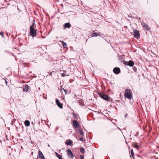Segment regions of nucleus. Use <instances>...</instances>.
<instances>
[{
	"label": "nucleus",
	"instance_id": "1",
	"mask_svg": "<svg viewBox=\"0 0 159 159\" xmlns=\"http://www.w3.org/2000/svg\"><path fill=\"white\" fill-rule=\"evenodd\" d=\"M124 97L129 100H130L132 98L131 95V91L130 89H126L124 94Z\"/></svg>",
	"mask_w": 159,
	"mask_h": 159
},
{
	"label": "nucleus",
	"instance_id": "2",
	"mask_svg": "<svg viewBox=\"0 0 159 159\" xmlns=\"http://www.w3.org/2000/svg\"><path fill=\"white\" fill-rule=\"evenodd\" d=\"M37 30L34 29V25H32L30 28V34L33 37L36 36Z\"/></svg>",
	"mask_w": 159,
	"mask_h": 159
},
{
	"label": "nucleus",
	"instance_id": "3",
	"mask_svg": "<svg viewBox=\"0 0 159 159\" xmlns=\"http://www.w3.org/2000/svg\"><path fill=\"white\" fill-rule=\"evenodd\" d=\"M123 63L125 65L129 66H133L134 64L133 61L131 60H130L129 61H123Z\"/></svg>",
	"mask_w": 159,
	"mask_h": 159
},
{
	"label": "nucleus",
	"instance_id": "4",
	"mask_svg": "<svg viewBox=\"0 0 159 159\" xmlns=\"http://www.w3.org/2000/svg\"><path fill=\"white\" fill-rule=\"evenodd\" d=\"M67 155L69 159H72L73 158V155L70 149H68L67 151Z\"/></svg>",
	"mask_w": 159,
	"mask_h": 159
},
{
	"label": "nucleus",
	"instance_id": "5",
	"mask_svg": "<svg viewBox=\"0 0 159 159\" xmlns=\"http://www.w3.org/2000/svg\"><path fill=\"white\" fill-rule=\"evenodd\" d=\"M23 90L24 92H28L31 91L30 87L27 84H25L23 88Z\"/></svg>",
	"mask_w": 159,
	"mask_h": 159
},
{
	"label": "nucleus",
	"instance_id": "6",
	"mask_svg": "<svg viewBox=\"0 0 159 159\" xmlns=\"http://www.w3.org/2000/svg\"><path fill=\"white\" fill-rule=\"evenodd\" d=\"M141 25L144 30L147 31H148L150 30V28L149 27L148 25L146 24L144 22H142L141 23Z\"/></svg>",
	"mask_w": 159,
	"mask_h": 159
},
{
	"label": "nucleus",
	"instance_id": "7",
	"mask_svg": "<svg viewBox=\"0 0 159 159\" xmlns=\"http://www.w3.org/2000/svg\"><path fill=\"white\" fill-rule=\"evenodd\" d=\"M72 123L73 124V126L75 128H77L78 127L79 124L78 122L76 120H73L72 121Z\"/></svg>",
	"mask_w": 159,
	"mask_h": 159
},
{
	"label": "nucleus",
	"instance_id": "8",
	"mask_svg": "<svg viewBox=\"0 0 159 159\" xmlns=\"http://www.w3.org/2000/svg\"><path fill=\"white\" fill-rule=\"evenodd\" d=\"M99 95L100 97L105 100H107L108 99V97L103 93H100L99 94Z\"/></svg>",
	"mask_w": 159,
	"mask_h": 159
},
{
	"label": "nucleus",
	"instance_id": "9",
	"mask_svg": "<svg viewBox=\"0 0 159 159\" xmlns=\"http://www.w3.org/2000/svg\"><path fill=\"white\" fill-rule=\"evenodd\" d=\"M113 72L116 74H118L120 73V70L119 68L116 67L113 69Z\"/></svg>",
	"mask_w": 159,
	"mask_h": 159
},
{
	"label": "nucleus",
	"instance_id": "10",
	"mask_svg": "<svg viewBox=\"0 0 159 159\" xmlns=\"http://www.w3.org/2000/svg\"><path fill=\"white\" fill-rule=\"evenodd\" d=\"M56 103L58 107L60 108L61 109L63 108L62 105L61 103L59 100L57 99L56 100Z\"/></svg>",
	"mask_w": 159,
	"mask_h": 159
},
{
	"label": "nucleus",
	"instance_id": "11",
	"mask_svg": "<svg viewBox=\"0 0 159 159\" xmlns=\"http://www.w3.org/2000/svg\"><path fill=\"white\" fill-rule=\"evenodd\" d=\"M71 25L70 23L68 22L66 23L64 25V27L65 29L66 28H70L71 27Z\"/></svg>",
	"mask_w": 159,
	"mask_h": 159
},
{
	"label": "nucleus",
	"instance_id": "12",
	"mask_svg": "<svg viewBox=\"0 0 159 159\" xmlns=\"http://www.w3.org/2000/svg\"><path fill=\"white\" fill-rule=\"evenodd\" d=\"M133 35L135 37H137L139 35V32L137 30H134L133 32Z\"/></svg>",
	"mask_w": 159,
	"mask_h": 159
},
{
	"label": "nucleus",
	"instance_id": "13",
	"mask_svg": "<svg viewBox=\"0 0 159 159\" xmlns=\"http://www.w3.org/2000/svg\"><path fill=\"white\" fill-rule=\"evenodd\" d=\"M72 143H73L72 141L70 140L67 139L66 141V144L67 145H69L71 146Z\"/></svg>",
	"mask_w": 159,
	"mask_h": 159
},
{
	"label": "nucleus",
	"instance_id": "14",
	"mask_svg": "<svg viewBox=\"0 0 159 159\" xmlns=\"http://www.w3.org/2000/svg\"><path fill=\"white\" fill-rule=\"evenodd\" d=\"M93 33L91 35L92 37H95L97 36L98 35L99 36H100V35H98L99 34L98 33H97V32H94V31H93Z\"/></svg>",
	"mask_w": 159,
	"mask_h": 159
},
{
	"label": "nucleus",
	"instance_id": "15",
	"mask_svg": "<svg viewBox=\"0 0 159 159\" xmlns=\"http://www.w3.org/2000/svg\"><path fill=\"white\" fill-rule=\"evenodd\" d=\"M132 146L134 147L135 148L137 149H139V145H137L135 143H133Z\"/></svg>",
	"mask_w": 159,
	"mask_h": 159
},
{
	"label": "nucleus",
	"instance_id": "16",
	"mask_svg": "<svg viewBox=\"0 0 159 159\" xmlns=\"http://www.w3.org/2000/svg\"><path fill=\"white\" fill-rule=\"evenodd\" d=\"M39 157L40 158H42L43 157H44L42 152L40 151H39Z\"/></svg>",
	"mask_w": 159,
	"mask_h": 159
},
{
	"label": "nucleus",
	"instance_id": "17",
	"mask_svg": "<svg viewBox=\"0 0 159 159\" xmlns=\"http://www.w3.org/2000/svg\"><path fill=\"white\" fill-rule=\"evenodd\" d=\"M24 123L25 125L27 126H28L30 125V122L28 120H25Z\"/></svg>",
	"mask_w": 159,
	"mask_h": 159
},
{
	"label": "nucleus",
	"instance_id": "18",
	"mask_svg": "<svg viewBox=\"0 0 159 159\" xmlns=\"http://www.w3.org/2000/svg\"><path fill=\"white\" fill-rule=\"evenodd\" d=\"M72 115H73V116L76 119H78V116H77V114L76 113H75V112H73L72 113Z\"/></svg>",
	"mask_w": 159,
	"mask_h": 159
},
{
	"label": "nucleus",
	"instance_id": "19",
	"mask_svg": "<svg viewBox=\"0 0 159 159\" xmlns=\"http://www.w3.org/2000/svg\"><path fill=\"white\" fill-rule=\"evenodd\" d=\"M56 154L57 156V157L59 159H63L61 156L60 155H59V154H58L57 153H56Z\"/></svg>",
	"mask_w": 159,
	"mask_h": 159
},
{
	"label": "nucleus",
	"instance_id": "20",
	"mask_svg": "<svg viewBox=\"0 0 159 159\" xmlns=\"http://www.w3.org/2000/svg\"><path fill=\"white\" fill-rule=\"evenodd\" d=\"M80 151L82 153H85V150L84 148H81L80 149Z\"/></svg>",
	"mask_w": 159,
	"mask_h": 159
},
{
	"label": "nucleus",
	"instance_id": "21",
	"mask_svg": "<svg viewBox=\"0 0 159 159\" xmlns=\"http://www.w3.org/2000/svg\"><path fill=\"white\" fill-rule=\"evenodd\" d=\"M62 45L63 46V47H64V48H66V46H67V44L64 42L63 41H62Z\"/></svg>",
	"mask_w": 159,
	"mask_h": 159
},
{
	"label": "nucleus",
	"instance_id": "22",
	"mask_svg": "<svg viewBox=\"0 0 159 159\" xmlns=\"http://www.w3.org/2000/svg\"><path fill=\"white\" fill-rule=\"evenodd\" d=\"M131 154L132 156V157L133 159H134V154L133 151V150L132 149L131 150Z\"/></svg>",
	"mask_w": 159,
	"mask_h": 159
},
{
	"label": "nucleus",
	"instance_id": "23",
	"mask_svg": "<svg viewBox=\"0 0 159 159\" xmlns=\"http://www.w3.org/2000/svg\"><path fill=\"white\" fill-rule=\"evenodd\" d=\"M80 134L81 135H83L84 134L83 132L82 129H80L79 130Z\"/></svg>",
	"mask_w": 159,
	"mask_h": 159
},
{
	"label": "nucleus",
	"instance_id": "24",
	"mask_svg": "<svg viewBox=\"0 0 159 159\" xmlns=\"http://www.w3.org/2000/svg\"><path fill=\"white\" fill-rule=\"evenodd\" d=\"M133 70L135 72H136L137 71V68L135 66H134L133 67Z\"/></svg>",
	"mask_w": 159,
	"mask_h": 159
},
{
	"label": "nucleus",
	"instance_id": "25",
	"mask_svg": "<svg viewBox=\"0 0 159 159\" xmlns=\"http://www.w3.org/2000/svg\"><path fill=\"white\" fill-rule=\"evenodd\" d=\"M69 75H66L65 74V73H62V74H61V76H62V77H65V76H68Z\"/></svg>",
	"mask_w": 159,
	"mask_h": 159
},
{
	"label": "nucleus",
	"instance_id": "26",
	"mask_svg": "<svg viewBox=\"0 0 159 159\" xmlns=\"http://www.w3.org/2000/svg\"><path fill=\"white\" fill-rule=\"evenodd\" d=\"M0 35H1L3 38L4 37L3 32H0Z\"/></svg>",
	"mask_w": 159,
	"mask_h": 159
},
{
	"label": "nucleus",
	"instance_id": "27",
	"mask_svg": "<svg viewBox=\"0 0 159 159\" xmlns=\"http://www.w3.org/2000/svg\"><path fill=\"white\" fill-rule=\"evenodd\" d=\"M80 158L81 159H84V157L82 155H80Z\"/></svg>",
	"mask_w": 159,
	"mask_h": 159
},
{
	"label": "nucleus",
	"instance_id": "28",
	"mask_svg": "<svg viewBox=\"0 0 159 159\" xmlns=\"http://www.w3.org/2000/svg\"><path fill=\"white\" fill-rule=\"evenodd\" d=\"M79 138L80 141H82L83 140V138L82 137H80Z\"/></svg>",
	"mask_w": 159,
	"mask_h": 159
},
{
	"label": "nucleus",
	"instance_id": "29",
	"mask_svg": "<svg viewBox=\"0 0 159 159\" xmlns=\"http://www.w3.org/2000/svg\"><path fill=\"white\" fill-rule=\"evenodd\" d=\"M63 90L64 91V92H65V93L66 94H67V91L65 89H63Z\"/></svg>",
	"mask_w": 159,
	"mask_h": 159
},
{
	"label": "nucleus",
	"instance_id": "30",
	"mask_svg": "<svg viewBox=\"0 0 159 159\" xmlns=\"http://www.w3.org/2000/svg\"><path fill=\"white\" fill-rule=\"evenodd\" d=\"M127 116H128V114H125V117H127Z\"/></svg>",
	"mask_w": 159,
	"mask_h": 159
},
{
	"label": "nucleus",
	"instance_id": "31",
	"mask_svg": "<svg viewBox=\"0 0 159 159\" xmlns=\"http://www.w3.org/2000/svg\"><path fill=\"white\" fill-rule=\"evenodd\" d=\"M40 159H45L44 157H43L42 158H41Z\"/></svg>",
	"mask_w": 159,
	"mask_h": 159
},
{
	"label": "nucleus",
	"instance_id": "32",
	"mask_svg": "<svg viewBox=\"0 0 159 159\" xmlns=\"http://www.w3.org/2000/svg\"><path fill=\"white\" fill-rule=\"evenodd\" d=\"M5 80L6 83L7 84V81H6V80L5 79Z\"/></svg>",
	"mask_w": 159,
	"mask_h": 159
},
{
	"label": "nucleus",
	"instance_id": "33",
	"mask_svg": "<svg viewBox=\"0 0 159 159\" xmlns=\"http://www.w3.org/2000/svg\"><path fill=\"white\" fill-rule=\"evenodd\" d=\"M52 72H51V73H50V75H52Z\"/></svg>",
	"mask_w": 159,
	"mask_h": 159
},
{
	"label": "nucleus",
	"instance_id": "34",
	"mask_svg": "<svg viewBox=\"0 0 159 159\" xmlns=\"http://www.w3.org/2000/svg\"><path fill=\"white\" fill-rule=\"evenodd\" d=\"M45 38V37H43V38L44 39V38Z\"/></svg>",
	"mask_w": 159,
	"mask_h": 159
},
{
	"label": "nucleus",
	"instance_id": "35",
	"mask_svg": "<svg viewBox=\"0 0 159 159\" xmlns=\"http://www.w3.org/2000/svg\"><path fill=\"white\" fill-rule=\"evenodd\" d=\"M48 146L50 147V145L49 144H48Z\"/></svg>",
	"mask_w": 159,
	"mask_h": 159
}]
</instances>
